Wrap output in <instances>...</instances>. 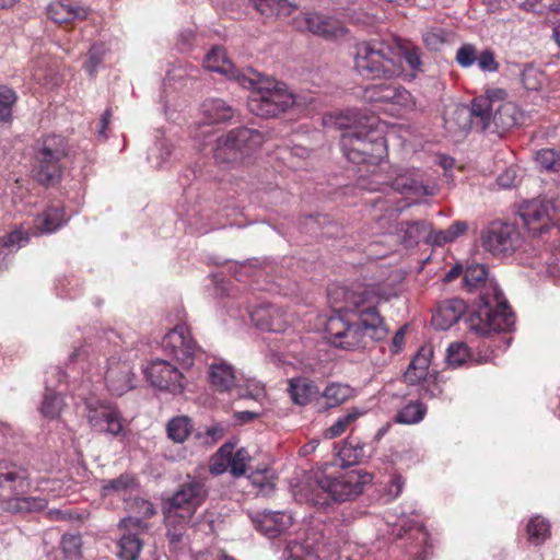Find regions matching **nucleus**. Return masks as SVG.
Segmentation results:
<instances>
[{
  "label": "nucleus",
  "instance_id": "1",
  "mask_svg": "<svg viewBox=\"0 0 560 560\" xmlns=\"http://www.w3.org/2000/svg\"><path fill=\"white\" fill-rule=\"evenodd\" d=\"M326 332L335 347L359 350L385 339L389 329L376 307L365 305L361 296H353L345 307L329 316Z\"/></svg>",
  "mask_w": 560,
  "mask_h": 560
},
{
  "label": "nucleus",
  "instance_id": "2",
  "mask_svg": "<svg viewBox=\"0 0 560 560\" xmlns=\"http://www.w3.org/2000/svg\"><path fill=\"white\" fill-rule=\"evenodd\" d=\"M324 125L345 130L340 138L341 149L352 163L378 164L387 154L384 131L375 116L349 109L325 116Z\"/></svg>",
  "mask_w": 560,
  "mask_h": 560
},
{
  "label": "nucleus",
  "instance_id": "3",
  "mask_svg": "<svg viewBox=\"0 0 560 560\" xmlns=\"http://www.w3.org/2000/svg\"><path fill=\"white\" fill-rule=\"evenodd\" d=\"M464 284L470 292L481 290L477 310L467 319L471 331L487 336L492 331H506L514 325V314L498 284L488 280L486 266H468L464 272Z\"/></svg>",
  "mask_w": 560,
  "mask_h": 560
},
{
  "label": "nucleus",
  "instance_id": "4",
  "mask_svg": "<svg viewBox=\"0 0 560 560\" xmlns=\"http://www.w3.org/2000/svg\"><path fill=\"white\" fill-rule=\"evenodd\" d=\"M371 480V475L361 470L331 469L327 466L323 470L313 471L301 488L299 500L314 506L326 508L331 501L353 500Z\"/></svg>",
  "mask_w": 560,
  "mask_h": 560
},
{
  "label": "nucleus",
  "instance_id": "5",
  "mask_svg": "<svg viewBox=\"0 0 560 560\" xmlns=\"http://www.w3.org/2000/svg\"><path fill=\"white\" fill-rule=\"evenodd\" d=\"M33 480L30 469L12 460H0V509L9 514H26L44 510L48 501L31 495Z\"/></svg>",
  "mask_w": 560,
  "mask_h": 560
},
{
  "label": "nucleus",
  "instance_id": "6",
  "mask_svg": "<svg viewBox=\"0 0 560 560\" xmlns=\"http://www.w3.org/2000/svg\"><path fill=\"white\" fill-rule=\"evenodd\" d=\"M237 83L252 91L247 106L255 116L276 117L295 104L294 94L284 83L266 78L252 68H248V75L237 78Z\"/></svg>",
  "mask_w": 560,
  "mask_h": 560
},
{
  "label": "nucleus",
  "instance_id": "7",
  "mask_svg": "<svg viewBox=\"0 0 560 560\" xmlns=\"http://www.w3.org/2000/svg\"><path fill=\"white\" fill-rule=\"evenodd\" d=\"M354 69L365 79H392L402 73V68L393 61L390 39H372L357 45Z\"/></svg>",
  "mask_w": 560,
  "mask_h": 560
},
{
  "label": "nucleus",
  "instance_id": "8",
  "mask_svg": "<svg viewBox=\"0 0 560 560\" xmlns=\"http://www.w3.org/2000/svg\"><path fill=\"white\" fill-rule=\"evenodd\" d=\"M262 142L264 136L260 131L246 127L235 128L215 140L213 159L222 167H235Z\"/></svg>",
  "mask_w": 560,
  "mask_h": 560
},
{
  "label": "nucleus",
  "instance_id": "9",
  "mask_svg": "<svg viewBox=\"0 0 560 560\" xmlns=\"http://www.w3.org/2000/svg\"><path fill=\"white\" fill-rule=\"evenodd\" d=\"M73 396L83 401L84 417L92 431L113 436H117L124 431V418L117 406L90 396L86 382H82L74 388Z\"/></svg>",
  "mask_w": 560,
  "mask_h": 560
},
{
  "label": "nucleus",
  "instance_id": "10",
  "mask_svg": "<svg viewBox=\"0 0 560 560\" xmlns=\"http://www.w3.org/2000/svg\"><path fill=\"white\" fill-rule=\"evenodd\" d=\"M68 153L66 139L60 135H47L38 143L34 156V176L43 185H54L61 178V161Z\"/></svg>",
  "mask_w": 560,
  "mask_h": 560
},
{
  "label": "nucleus",
  "instance_id": "11",
  "mask_svg": "<svg viewBox=\"0 0 560 560\" xmlns=\"http://www.w3.org/2000/svg\"><path fill=\"white\" fill-rule=\"evenodd\" d=\"M479 240L482 249L495 258L510 257L524 243L518 226L502 220H493L483 226Z\"/></svg>",
  "mask_w": 560,
  "mask_h": 560
},
{
  "label": "nucleus",
  "instance_id": "12",
  "mask_svg": "<svg viewBox=\"0 0 560 560\" xmlns=\"http://www.w3.org/2000/svg\"><path fill=\"white\" fill-rule=\"evenodd\" d=\"M207 497L208 490L205 482L200 479L188 477L164 504V516L171 524L178 516H182V521L191 520L197 508L205 502Z\"/></svg>",
  "mask_w": 560,
  "mask_h": 560
},
{
  "label": "nucleus",
  "instance_id": "13",
  "mask_svg": "<svg viewBox=\"0 0 560 560\" xmlns=\"http://www.w3.org/2000/svg\"><path fill=\"white\" fill-rule=\"evenodd\" d=\"M363 98L393 116H401L416 109L411 93L398 84H373L364 89Z\"/></svg>",
  "mask_w": 560,
  "mask_h": 560
},
{
  "label": "nucleus",
  "instance_id": "14",
  "mask_svg": "<svg viewBox=\"0 0 560 560\" xmlns=\"http://www.w3.org/2000/svg\"><path fill=\"white\" fill-rule=\"evenodd\" d=\"M209 382L217 392L231 393L237 398L258 400L265 395V388L259 382L246 381V384H240L233 366L225 361L210 364Z\"/></svg>",
  "mask_w": 560,
  "mask_h": 560
},
{
  "label": "nucleus",
  "instance_id": "15",
  "mask_svg": "<svg viewBox=\"0 0 560 560\" xmlns=\"http://www.w3.org/2000/svg\"><path fill=\"white\" fill-rule=\"evenodd\" d=\"M470 115L480 120L481 129H488L492 124L497 128L510 129L517 124L518 112L511 102H499L490 96H481L474 100Z\"/></svg>",
  "mask_w": 560,
  "mask_h": 560
},
{
  "label": "nucleus",
  "instance_id": "16",
  "mask_svg": "<svg viewBox=\"0 0 560 560\" xmlns=\"http://www.w3.org/2000/svg\"><path fill=\"white\" fill-rule=\"evenodd\" d=\"M104 383L108 393L120 397L136 388L137 377L130 360V352L118 351L106 359Z\"/></svg>",
  "mask_w": 560,
  "mask_h": 560
},
{
  "label": "nucleus",
  "instance_id": "17",
  "mask_svg": "<svg viewBox=\"0 0 560 560\" xmlns=\"http://www.w3.org/2000/svg\"><path fill=\"white\" fill-rule=\"evenodd\" d=\"M520 215L530 233L541 235L560 220V208L553 200L533 199L522 206Z\"/></svg>",
  "mask_w": 560,
  "mask_h": 560
},
{
  "label": "nucleus",
  "instance_id": "18",
  "mask_svg": "<svg viewBox=\"0 0 560 560\" xmlns=\"http://www.w3.org/2000/svg\"><path fill=\"white\" fill-rule=\"evenodd\" d=\"M162 349L180 363L183 369L194 364V358L199 347L191 337L190 328L186 324H179L171 329L162 339Z\"/></svg>",
  "mask_w": 560,
  "mask_h": 560
},
{
  "label": "nucleus",
  "instance_id": "19",
  "mask_svg": "<svg viewBox=\"0 0 560 560\" xmlns=\"http://www.w3.org/2000/svg\"><path fill=\"white\" fill-rule=\"evenodd\" d=\"M144 375L153 387L173 395L182 394L187 384L180 369L163 359L152 360L144 369Z\"/></svg>",
  "mask_w": 560,
  "mask_h": 560
},
{
  "label": "nucleus",
  "instance_id": "20",
  "mask_svg": "<svg viewBox=\"0 0 560 560\" xmlns=\"http://www.w3.org/2000/svg\"><path fill=\"white\" fill-rule=\"evenodd\" d=\"M295 22L300 30L325 38H338L346 34L345 27L337 20L319 13H303Z\"/></svg>",
  "mask_w": 560,
  "mask_h": 560
},
{
  "label": "nucleus",
  "instance_id": "21",
  "mask_svg": "<svg viewBox=\"0 0 560 560\" xmlns=\"http://www.w3.org/2000/svg\"><path fill=\"white\" fill-rule=\"evenodd\" d=\"M256 529L273 538L292 525V516L283 511H261L250 515Z\"/></svg>",
  "mask_w": 560,
  "mask_h": 560
},
{
  "label": "nucleus",
  "instance_id": "22",
  "mask_svg": "<svg viewBox=\"0 0 560 560\" xmlns=\"http://www.w3.org/2000/svg\"><path fill=\"white\" fill-rule=\"evenodd\" d=\"M254 325L266 331L281 332L288 325V318L282 308L273 305H260L250 312Z\"/></svg>",
  "mask_w": 560,
  "mask_h": 560
},
{
  "label": "nucleus",
  "instance_id": "23",
  "mask_svg": "<svg viewBox=\"0 0 560 560\" xmlns=\"http://www.w3.org/2000/svg\"><path fill=\"white\" fill-rule=\"evenodd\" d=\"M466 312V303L457 298L440 303L432 316V325L440 330H446L456 324Z\"/></svg>",
  "mask_w": 560,
  "mask_h": 560
},
{
  "label": "nucleus",
  "instance_id": "24",
  "mask_svg": "<svg viewBox=\"0 0 560 560\" xmlns=\"http://www.w3.org/2000/svg\"><path fill=\"white\" fill-rule=\"evenodd\" d=\"M390 48L393 50V61H396L398 58L404 59L413 77L423 72L422 50L420 47L401 38H393L390 39Z\"/></svg>",
  "mask_w": 560,
  "mask_h": 560
},
{
  "label": "nucleus",
  "instance_id": "25",
  "mask_svg": "<svg viewBox=\"0 0 560 560\" xmlns=\"http://www.w3.org/2000/svg\"><path fill=\"white\" fill-rule=\"evenodd\" d=\"M47 15L55 23H70L85 19L88 11L74 0H55L48 4Z\"/></svg>",
  "mask_w": 560,
  "mask_h": 560
},
{
  "label": "nucleus",
  "instance_id": "26",
  "mask_svg": "<svg viewBox=\"0 0 560 560\" xmlns=\"http://www.w3.org/2000/svg\"><path fill=\"white\" fill-rule=\"evenodd\" d=\"M205 67L214 72L226 75L229 79L237 82V78L241 75H248V69L245 71L238 70L228 59L224 49L220 47L212 48L205 58Z\"/></svg>",
  "mask_w": 560,
  "mask_h": 560
},
{
  "label": "nucleus",
  "instance_id": "27",
  "mask_svg": "<svg viewBox=\"0 0 560 560\" xmlns=\"http://www.w3.org/2000/svg\"><path fill=\"white\" fill-rule=\"evenodd\" d=\"M288 393L295 405L305 406L313 400L318 405L319 388L307 377L289 380Z\"/></svg>",
  "mask_w": 560,
  "mask_h": 560
},
{
  "label": "nucleus",
  "instance_id": "28",
  "mask_svg": "<svg viewBox=\"0 0 560 560\" xmlns=\"http://www.w3.org/2000/svg\"><path fill=\"white\" fill-rule=\"evenodd\" d=\"M432 357V347L422 346L409 363V366L404 374L405 381L410 385H416L421 380L425 378Z\"/></svg>",
  "mask_w": 560,
  "mask_h": 560
},
{
  "label": "nucleus",
  "instance_id": "29",
  "mask_svg": "<svg viewBox=\"0 0 560 560\" xmlns=\"http://www.w3.org/2000/svg\"><path fill=\"white\" fill-rule=\"evenodd\" d=\"M353 397V389L347 384L330 382L323 392L319 390L318 407L330 409L338 407Z\"/></svg>",
  "mask_w": 560,
  "mask_h": 560
},
{
  "label": "nucleus",
  "instance_id": "30",
  "mask_svg": "<svg viewBox=\"0 0 560 560\" xmlns=\"http://www.w3.org/2000/svg\"><path fill=\"white\" fill-rule=\"evenodd\" d=\"M205 122L222 124L231 120L235 114L234 108L221 98L206 100L201 105Z\"/></svg>",
  "mask_w": 560,
  "mask_h": 560
},
{
  "label": "nucleus",
  "instance_id": "31",
  "mask_svg": "<svg viewBox=\"0 0 560 560\" xmlns=\"http://www.w3.org/2000/svg\"><path fill=\"white\" fill-rule=\"evenodd\" d=\"M127 510L135 513L136 516H128L119 522V526L124 528L141 527L142 518H149L155 514L153 504L144 499L135 498L126 500Z\"/></svg>",
  "mask_w": 560,
  "mask_h": 560
},
{
  "label": "nucleus",
  "instance_id": "32",
  "mask_svg": "<svg viewBox=\"0 0 560 560\" xmlns=\"http://www.w3.org/2000/svg\"><path fill=\"white\" fill-rule=\"evenodd\" d=\"M431 232V225L427 221L401 222L396 229V234L405 246L417 245L422 238L427 241Z\"/></svg>",
  "mask_w": 560,
  "mask_h": 560
},
{
  "label": "nucleus",
  "instance_id": "33",
  "mask_svg": "<svg viewBox=\"0 0 560 560\" xmlns=\"http://www.w3.org/2000/svg\"><path fill=\"white\" fill-rule=\"evenodd\" d=\"M398 172V170H396ZM419 174L416 171L399 170L396 177L390 182L393 189L398 191H413L416 194L430 195L431 190L419 180Z\"/></svg>",
  "mask_w": 560,
  "mask_h": 560
},
{
  "label": "nucleus",
  "instance_id": "34",
  "mask_svg": "<svg viewBox=\"0 0 560 560\" xmlns=\"http://www.w3.org/2000/svg\"><path fill=\"white\" fill-rule=\"evenodd\" d=\"M52 386L49 380L45 381V394L39 407L42 416L47 419H57L66 406L63 397L56 393Z\"/></svg>",
  "mask_w": 560,
  "mask_h": 560
},
{
  "label": "nucleus",
  "instance_id": "35",
  "mask_svg": "<svg viewBox=\"0 0 560 560\" xmlns=\"http://www.w3.org/2000/svg\"><path fill=\"white\" fill-rule=\"evenodd\" d=\"M221 457H225L229 464V470L233 477H241L246 471V465L249 460L248 452L245 448H238L234 452V445L225 443L220 447Z\"/></svg>",
  "mask_w": 560,
  "mask_h": 560
},
{
  "label": "nucleus",
  "instance_id": "36",
  "mask_svg": "<svg viewBox=\"0 0 560 560\" xmlns=\"http://www.w3.org/2000/svg\"><path fill=\"white\" fill-rule=\"evenodd\" d=\"M66 223L65 212L60 206H50L35 219V226L42 233H54Z\"/></svg>",
  "mask_w": 560,
  "mask_h": 560
},
{
  "label": "nucleus",
  "instance_id": "37",
  "mask_svg": "<svg viewBox=\"0 0 560 560\" xmlns=\"http://www.w3.org/2000/svg\"><path fill=\"white\" fill-rule=\"evenodd\" d=\"M468 231V224L465 221H454L448 229L433 231L427 236V243L434 246H444L456 241Z\"/></svg>",
  "mask_w": 560,
  "mask_h": 560
},
{
  "label": "nucleus",
  "instance_id": "38",
  "mask_svg": "<svg viewBox=\"0 0 560 560\" xmlns=\"http://www.w3.org/2000/svg\"><path fill=\"white\" fill-rule=\"evenodd\" d=\"M192 429V421L189 417H174L167 422L166 425L167 438L175 443H184L191 434Z\"/></svg>",
  "mask_w": 560,
  "mask_h": 560
},
{
  "label": "nucleus",
  "instance_id": "39",
  "mask_svg": "<svg viewBox=\"0 0 560 560\" xmlns=\"http://www.w3.org/2000/svg\"><path fill=\"white\" fill-rule=\"evenodd\" d=\"M137 487L138 483L136 479L131 475L124 474L116 479L105 481L102 486V494L104 497L118 494L125 498V495L131 493ZM124 500L126 501V499Z\"/></svg>",
  "mask_w": 560,
  "mask_h": 560
},
{
  "label": "nucleus",
  "instance_id": "40",
  "mask_svg": "<svg viewBox=\"0 0 560 560\" xmlns=\"http://www.w3.org/2000/svg\"><path fill=\"white\" fill-rule=\"evenodd\" d=\"M527 538L532 545L539 546L550 537V523L546 518L536 515L527 524Z\"/></svg>",
  "mask_w": 560,
  "mask_h": 560
},
{
  "label": "nucleus",
  "instance_id": "41",
  "mask_svg": "<svg viewBox=\"0 0 560 560\" xmlns=\"http://www.w3.org/2000/svg\"><path fill=\"white\" fill-rule=\"evenodd\" d=\"M142 546V540L136 534H124L118 541V557L120 560H137Z\"/></svg>",
  "mask_w": 560,
  "mask_h": 560
},
{
  "label": "nucleus",
  "instance_id": "42",
  "mask_svg": "<svg viewBox=\"0 0 560 560\" xmlns=\"http://www.w3.org/2000/svg\"><path fill=\"white\" fill-rule=\"evenodd\" d=\"M255 9L262 15H289L293 5L287 0H250Z\"/></svg>",
  "mask_w": 560,
  "mask_h": 560
},
{
  "label": "nucleus",
  "instance_id": "43",
  "mask_svg": "<svg viewBox=\"0 0 560 560\" xmlns=\"http://www.w3.org/2000/svg\"><path fill=\"white\" fill-rule=\"evenodd\" d=\"M452 38V33L442 27H430L422 33V42L429 50H440Z\"/></svg>",
  "mask_w": 560,
  "mask_h": 560
},
{
  "label": "nucleus",
  "instance_id": "44",
  "mask_svg": "<svg viewBox=\"0 0 560 560\" xmlns=\"http://www.w3.org/2000/svg\"><path fill=\"white\" fill-rule=\"evenodd\" d=\"M425 412L427 409L421 402H410L397 412L395 421L402 424H415L424 418Z\"/></svg>",
  "mask_w": 560,
  "mask_h": 560
},
{
  "label": "nucleus",
  "instance_id": "45",
  "mask_svg": "<svg viewBox=\"0 0 560 560\" xmlns=\"http://www.w3.org/2000/svg\"><path fill=\"white\" fill-rule=\"evenodd\" d=\"M172 155V145L165 140L156 141L148 153V160L155 168H162Z\"/></svg>",
  "mask_w": 560,
  "mask_h": 560
},
{
  "label": "nucleus",
  "instance_id": "46",
  "mask_svg": "<svg viewBox=\"0 0 560 560\" xmlns=\"http://www.w3.org/2000/svg\"><path fill=\"white\" fill-rule=\"evenodd\" d=\"M28 242V237L20 230H15L0 241V269L3 267L4 250H16Z\"/></svg>",
  "mask_w": 560,
  "mask_h": 560
},
{
  "label": "nucleus",
  "instance_id": "47",
  "mask_svg": "<svg viewBox=\"0 0 560 560\" xmlns=\"http://www.w3.org/2000/svg\"><path fill=\"white\" fill-rule=\"evenodd\" d=\"M16 98V94L12 89L0 85V122H10L12 120V107Z\"/></svg>",
  "mask_w": 560,
  "mask_h": 560
},
{
  "label": "nucleus",
  "instance_id": "48",
  "mask_svg": "<svg viewBox=\"0 0 560 560\" xmlns=\"http://www.w3.org/2000/svg\"><path fill=\"white\" fill-rule=\"evenodd\" d=\"M470 353L467 345L462 341L453 342L448 346L446 351V360L448 365L458 368L467 362Z\"/></svg>",
  "mask_w": 560,
  "mask_h": 560
},
{
  "label": "nucleus",
  "instance_id": "49",
  "mask_svg": "<svg viewBox=\"0 0 560 560\" xmlns=\"http://www.w3.org/2000/svg\"><path fill=\"white\" fill-rule=\"evenodd\" d=\"M225 434V428L221 423H213L209 427H205L202 430L199 429L195 433V439L203 445H213L221 440Z\"/></svg>",
  "mask_w": 560,
  "mask_h": 560
},
{
  "label": "nucleus",
  "instance_id": "50",
  "mask_svg": "<svg viewBox=\"0 0 560 560\" xmlns=\"http://www.w3.org/2000/svg\"><path fill=\"white\" fill-rule=\"evenodd\" d=\"M362 415L363 412L359 409L350 410L346 415L339 417L336 422L327 429L326 435L330 439L341 435L347 428Z\"/></svg>",
  "mask_w": 560,
  "mask_h": 560
},
{
  "label": "nucleus",
  "instance_id": "51",
  "mask_svg": "<svg viewBox=\"0 0 560 560\" xmlns=\"http://www.w3.org/2000/svg\"><path fill=\"white\" fill-rule=\"evenodd\" d=\"M363 456V446L359 443L353 445L352 443L345 442L338 451V457L342 466H351L359 463Z\"/></svg>",
  "mask_w": 560,
  "mask_h": 560
},
{
  "label": "nucleus",
  "instance_id": "52",
  "mask_svg": "<svg viewBox=\"0 0 560 560\" xmlns=\"http://www.w3.org/2000/svg\"><path fill=\"white\" fill-rule=\"evenodd\" d=\"M555 232L558 236V244L553 247L552 256H555L557 262L546 259V267L541 272L551 278L555 283H558L560 280V229L556 228Z\"/></svg>",
  "mask_w": 560,
  "mask_h": 560
},
{
  "label": "nucleus",
  "instance_id": "53",
  "mask_svg": "<svg viewBox=\"0 0 560 560\" xmlns=\"http://www.w3.org/2000/svg\"><path fill=\"white\" fill-rule=\"evenodd\" d=\"M164 518H165V525L167 528L166 537H167L170 544L176 545V544L180 542L184 537V534H185L186 525L188 524V522L190 520L182 521V516H178V518L174 523L171 524V523H168V520L165 516H164Z\"/></svg>",
  "mask_w": 560,
  "mask_h": 560
},
{
  "label": "nucleus",
  "instance_id": "54",
  "mask_svg": "<svg viewBox=\"0 0 560 560\" xmlns=\"http://www.w3.org/2000/svg\"><path fill=\"white\" fill-rule=\"evenodd\" d=\"M106 48L104 44H95L90 48L88 61L84 68L90 75H94L98 66L102 63Z\"/></svg>",
  "mask_w": 560,
  "mask_h": 560
},
{
  "label": "nucleus",
  "instance_id": "55",
  "mask_svg": "<svg viewBox=\"0 0 560 560\" xmlns=\"http://www.w3.org/2000/svg\"><path fill=\"white\" fill-rule=\"evenodd\" d=\"M536 163L544 170H556L560 163L559 154L551 149H542L536 153Z\"/></svg>",
  "mask_w": 560,
  "mask_h": 560
},
{
  "label": "nucleus",
  "instance_id": "56",
  "mask_svg": "<svg viewBox=\"0 0 560 560\" xmlns=\"http://www.w3.org/2000/svg\"><path fill=\"white\" fill-rule=\"evenodd\" d=\"M456 61L463 68H469L477 61V50L472 44L462 45L456 52Z\"/></svg>",
  "mask_w": 560,
  "mask_h": 560
},
{
  "label": "nucleus",
  "instance_id": "57",
  "mask_svg": "<svg viewBox=\"0 0 560 560\" xmlns=\"http://www.w3.org/2000/svg\"><path fill=\"white\" fill-rule=\"evenodd\" d=\"M405 486V480L400 475L394 474L389 477L385 486L384 500L389 502L400 495Z\"/></svg>",
  "mask_w": 560,
  "mask_h": 560
},
{
  "label": "nucleus",
  "instance_id": "58",
  "mask_svg": "<svg viewBox=\"0 0 560 560\" xmlns=\"http://www.w3.org/2000/svg\"><path fill=\"white\" fill-rule=\"evenodd\" d=\"M61 548L63 553L69 558H75L80 556L81 549V537L78 535H63L61 539Z\"/></svg>",
  "mask_w": 560,
  "mask_h": 560
},
{
  "label": "nucleus",
  "instance_id": "59",
  "mask_svg": "<svg viewBox=\"0 0 560 560\" xmlns=\"http://www.w3.org/2000/svg\"><path fill=\"white\" fill-rule=\"evenodd\" d=\"M477 63L480 70L486 72H495L499 69V63L495 61L494 54L486 49L477 56Z\"/></svg>",
  "mask_w": 560,
  "mask_h": 560
},
{
  "label": "nucleus",
  "instance_id": "60",
  "mask_svg": "<svg viewBox=\"0 0 560 560\" xmlns=\"http://www.w3.org/2000/svg\"><path fill=\"white\" fill-rule=\"evenodd\" d=\"M249 479L252 480V483L256 487H258L259 491L264 494H269L275 486L271 480H269L265 475L262 474H253Z\"/></svg>",
  "mask_w": 560,
  "mask_h": 560
},
{
  "label": "nucleus",
  "instance_id": "61",
  "mask_svg": "<svg viewBox=\"0 0 560 560\" xmlns=\"http://www.w3.org/2000/svg\"><path fill=\"white\" fill-rule=\"evenodd\" d=\"M229 469V464L225 457H221L220 450L213 456L210 465V471L213 475H221Z\"/></svg>",
  "mask_w": 560,
  "mask_h": 560
},
{
  "label": "nucleus",
  "instance_id": "62",
  "mask_svg": "<svg viewBox=\"0 0 560 560\" xmlns=\"http://www.w3.org/2000/svg\"><path fill=\"white\" fill-rule=\"evenodd\" d=\"M516 178V171L514 167L506 168L498 176V185L503 188H510L514 185Z\"/></svg>",
  "mask_w": 560,
  "mask_h": 560
},
{
  "label": "nucleus",
  "instance_id": "63",
  "mask_svg": "<svg viewBox=\"0 0 560 560\" xmlns=\"http://www.w3.org/2000/svg\"><path fill=\"white\" fill-rule=\"evenodd\" d=\"M407 328V325H405L395 332L390 345V351L393 353H398L402 349Z\"/></svg>",
  "mask_w": 560,
  "mask_h": 560
},
{
  "label": "nucleus",
  "instance_id": "64",
  "mask_svg": "<svg viewBox=\"0 0 560 560\" xmlns=\"http://www.w3.org/2000/svg\"><path fill=\"white\" fill-rule=\"evenodd\" d=\"M536 74L537 71L534 69L524 70V72L522 73V82L527 90L538 89V84L534 82V80H532L535 79Z\"/></svg>",
  "mask_w": 560,
  "mask_h": 560
}]
</instances>
